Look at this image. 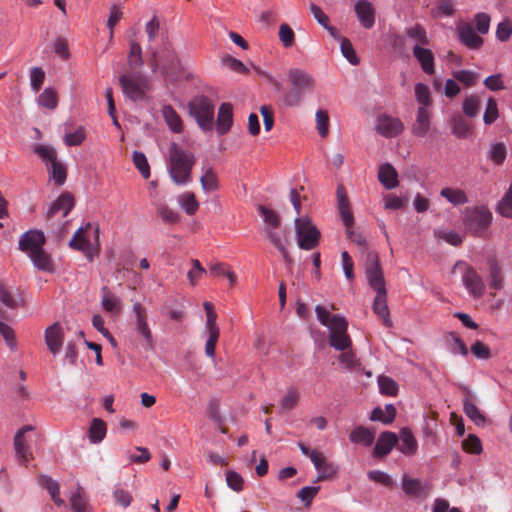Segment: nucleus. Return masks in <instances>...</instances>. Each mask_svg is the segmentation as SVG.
Returning <instances> with one entry per match:
<instances>
[{
	"label": "nucleus",
	"instance_id": "obj_1",
	"mask_svg": "<svg viewBox=\"0 0 512 512\" xmlns=\"http://www.w3.org/2000/svg\"><path fill=\"white\" fill-rule=\"evenodd\" d=\"M287 75L290 87L282 91L279 102L285 107H298L305 95L313 91L315 79L311 74L300 68L290 69Z\"/></svg>",
	"mask_w": 512,
	"mask_h": 512
},
{
	"label": "nucleus",
	"instance_id": "obj_2",
	"mask_svg": "<svg viewBox=\"0 0 512 512\" xmlns=\"http://www.w3.org/2000/svg\"><path fill=\"white\" fill-rule=\"evenodd\" d=\"M45 242L46 238L41 230H29L21 235L19 249L29 256L37 269L52 271V258L43 248Z\"/></svg>",
	"mask_w": 512,
	"mask_h": 512
},
{
	"label": "nucleus",
	"instance_id": "obj_3",
	"mask_svg": "<svg viewBox=\"0 0 512 512\" xmlns=\"http://www.w3.org/2000/svg\"><path fill=\"white\" fill-rule=\"evenodd\" d=\"M194 164L195 157L191 152L183 150L176 143L170 146L168 171L176 185H186L191 181Z\"/></svg>",
	"mask_w": 512,
	"mask_h": 512
},
{
	"label": "nucleus",
	"instance_id": "obj_4",
	"mask_svg": "<svg viewBox=\"0 0 512 512\" xmlns=\"http://www.w3.org/2000/svg\"><path fill=\"white\" fill-rule=\"evenodd\" d=\"M463 222L468 232L481 237L491 225L492 213L485 206L468 207Z\"/></svg>",
	"mask_w": 512,
	"mask_h": 512
},
{
	"label": "nucleus",
	"instance_id": "obj_5",
	"mask_svg": "<svg viewBox=\"0 0 512 512\" xmlns=\"http://www.w3.org/2000/svg\"><path fill=\"white\" fill-rule=\"evenodd\" d=\"M188 109L190 115L195 118L202 130H212L215 106L210 98L204 95L198 96L188 104Z\"/></svg>",
	"mask_w": 512,
	"mask_h": 512
},
{
	"label": "nucleus",
	"instance_id": "obj_6",
	"mask_svg": "<svg viewBox=\"0 0 512 512\" xmlns=\"http://www.w3.org/2000/svg\"><path fill=\"white\" fill-rule=\"evenodd\" d=\"M295 231L298 246L303 250H312L319 244L320 232L310 218L303 216L295 219Z\"/></svg>",
	"mask_w": 512,
	"mask_h": 512
},
{
	"label": "nucleus",
	"instance_id": "obj_7",
	"mask_svg": "<svg viewBox=\"0 0 512 512\" xmlns=\"http://www.w3.org/2000/svg\"><path fill=\"white\" fill-rule=\"evenodd\" d=\"M348 323L345 318L333 315L329 328V345L335 350L344 351L350 349L352 340L347 333Z\"/></svg>",
	"mask_w": 512,
	"mask_h": 512
},
{
	"label": "nucleus",
	"instance_id": "obj_8",
	"mask_svg": "<svg viewBox=\"0 0 512 512\" xmlns=\"http://www.w3.org/2000/svg\"><path fill=\"white\" fill-rule=\"evenodd\" d=\"M336 194H337L338 209H339L341 218L346 226V230H347L349 239L358 245H364L366 243L364 236L358 232L351 230V228L354 224V218L350 211L349 202H348L347 196H346L342 186H339L337 188Z\"/></svg>",
	"mask_w": 512,
	"mask_h": 512
},
{
	"label": "nucleus",
	"instance_id": "obj_9",
	"mask_svg": "<svg viewBox=\"0 0 512 512\" xmlns=\"http://www.w3.org/2000/svg\"><path fill=\"white\" fill-rule=\"evenodd\" d=\"M132 310L135 315L134 329L137 334L142 337L143 347L148 350H153L154 340L148 324V314L146 308L140 303H135L133 304Z\"/></svg>",
	"mask_w": 512,
	"mask_h": 512
},
{
	"label": "nucleus",
	"instance_id": "obj_10",
	"mask_svg": "<svg viewBox=\"0 0 512 512\" xmlns=\"http://www.w3.org/2000/svg\"><path fill=\"white\" fill-rule=\"evenodd\" d=\"M123 93L132 101L141 100L145 96L147 79L140 73L124 74L119 78Z\"/></svg>",
	"mask_w": 512,
	"mask_h": 512
},
{
	"label": "nucleus",
	"instance_id": "obj_11",
	"mask_svg": "<svg viewBox=\"0 0 512 512\" xmlns=\"http://www.w3.org/2000/svg\"><path fill=\"white\" fill-rule=\"evenodd\" d=\"M366 276L370 287L375 292L386 290L382 267L379 262L378 254L375 252H369L367 254Z\"/></svg>",
	"mask_w": 512,
	"mask_h": 512
},
{
	"label": "nucleus",
	"instance_id": "obj_12",
	"mask_svg": "<svg viewBox=\"0 0 512 512\" xmlns=\"http://www.w3.org/2000/svg\"><path fill=\"white\" fill-rule=\"evenodd\" d=\"M462 282L468 293L475 299L481 298L485 292V284L481 275L471 266H466L462 274Z\"/></svg>",
	"mask_w": 512,
	"mask_h": 512
},
{
	"label": "nucleus",
	"instance_id": "obj_13",
	"mask_svg": "<svg viewBox=\"0 0 512 512\" xmlns=\"http://www.w3.org/2000/svg\"><path fill=\"white\" fill-rule=\"evenodd\" d=\"M375 129L377 133L383 137L393 138L402 133L404 125L399 118L392 117L387 114H381L377 118Z\"/></svg>",
	"mask_w": 512,
	"mask_h": 512
},
{
	"label": "nucleus",
	"instance_id": "obj_14",
	"mask_svg": "<svg viewBox=\"0 0 512 512\" xmlns=\"http://www.w3.org/2000/svg\"><path fill=\"white\" fill-rule=\"evenodd\" d=\"M92 229L90 223L80 227L69 242V246L83 252L89 260H92L94 249L90 243L87 233Z\"/></svg>",
	"mask_w": 512,
	"mask_h": 512
},
{
	"label": "nucleus",
	"instance_id": "obj_15",
	"mask_svg": "<svg viewBox=\"0 0 512 512\" xmlns=\"http://www.w3.org/2000/svg\"><path fill=\"white\" fill-rule=\"evenodd\" d=\"M33 429L34 428L31 425H26L21 428L14 437V448L16 456L22 463L25 464L33 458L28 444L29 440L26 436V433L32 431Z\"/></svg>",
	"mask_w": 512,
	"mask_h": 512
},
{
	"label": "nucleus",
	"instance_id": "obj_16",
	"mask_svg": "<svg viewBox=\"0 0 512 512\" xmlns=\"http://www.w3.org/2000/svg\"><path fill=\"white\" fill-rule=\"evenodd\" d=\"M356 16L365 29H371L375 24L376 11L368 0H359L354 6Z\"/></svg>",
	"mask_w": 512,
	"mask_h": 512
},
{
	"label": "nucleus",
	"instance_id": "obj_17",
	"mask_svg": "<svg viewBox=\"0 0 512 512\" xmlns=\"http://www.w3.org/2000/svg\"><path fill=\"white\" fill-rule=\"evenodd\" d=\"M462 391L464 393V398H463L464 413L477 426H483L486 422V417L473 402L472 392L467 387H463Z\"/></svg>",
	"mask_w": 512,
	"mask_h": 512
},
{
	"label": "nucleus",
	"instance_id": "obj_18",
	"mask_svg": "<svg viewBox=\"0 0 512 512\" xmlns=\"http://www.w3.org/2000/svg\"><path fill=\"white\" fill-rule=\"evenodd\" d=\"M74 207V197L69 192L62 193L51 205L47 212V218L50 219L57 215L62 214V217H66Z\"/></svg>",
	"mask_w": 512,
	"mask_h": 512
},
{
	"label": "nucleus",
	"instance_id": "obj_19",
	"mask_svg": "<svg viewBox=\"0 0 512 512\" xmlns=\"http://www.w3.org/2000/svg\"><path fill=\"white\" fill-rule=\"evenodd\" d=\"M398 436L394 432L385 431L381 433L377 439L374 448L375 457H383L391 452V450L398 444Z\"/></svg>",
	"mask_w": 512,
	"mask_h": 512
},
{
	"label": "nucleus",
	"instance_id": "obj_20",
	"mask_svg": "<svg viewBox=\"0 0 512 512\" xmlns=\"http://www.w3.org/2000/svg\"><path fill=\"white\" fill-rule=\"evenodd\" d=\"M431 127V113L426 107H418L412 133L416 137H425Z\"/></svg>",
	"mask_w": 512,
	"mask_h": 512
},
{
	"label": "nucleus",
	"instance_id": "obj_21",
	"mask_svg": "<svg viewBox=\"0 0 512 512\" xmlns=\"http://www.w3.org/2000/svg\"><path fill=\"white\" fill-rule=\"evenodd\" d=\"M233 123V107L230 103H222L219 107L217 120H216V130L219 135L226 134Z\"/></svg>",
	"mask_w": 512,
	"mask_h": 512
},
{
	"label": "nucleus",
	"instance_id": "obj_22",
	"mask_svg": "<svg viewBox=\"0 0 512 512\" xmlns=\"http://www.w3.org/2000/svg\"><path fill=\"white\" fill-rule=\"evenodd\" d=\"M63 331L59 323H54L45 331V342L51 353L57 354L63 344Z\"/></svg>",
	"mask_w": 512,
	"mask_h": 512
},
{
	"label": "nucleus",
	"instance_id": "obj_23",
	"mask_svg": "<svg viewBox=\"0 0 512 512\" xmlns=\"http://www.w3.org/2000/svg\"><path fill=\"white\" fill-rule=\"evenodd\" d=\"M458 35L463 44L470 49H478L483 44V39L477 35L470 24L462 23L457 27Z\"/></svg>",
	"mask_w": 512,
	"mask_h": 512
},
{
	"label": "nucleus",
	"instance_id": "obj_24",
	"mask_svg": "<svg viewBox=\"0 0 512 512\" xmlns=\"http://www.w3.org/2000/svg\"><path fill=\"white\" fill-rule=\"evenodd\" d=\"M413 56L419 62L422 70L428 75H433L435 72L434 55L430 49L420 45H414Z\"/></svg>",
	"mask_w": 512,
	"mask_h": 512
},
{
	"label": "nucleus",
	"instance_id": "obj_25",
	"mask_svg": "<svg viewBox=\"0 0 512 512\" xmlns=\"http://www.w3.org/2000/svg\"><path fill=\"white\" fill-rule=\"evenodd\" d=\"M312 463L319 473L316 481H323L333 477L337 472V467L328 462L322 452L313 454Z\"/></svg>",
	"mask_w": 512,
	"mask_h": 512
},
{
	"label": "nucleus",
	"instance_id": "obj_26",
	"mask_svg": "<svg viewBox=\"0 0 512 512\" xmlns=\"http://www.w3.org/2000/svg\"><path fill=\"white\" fill-rule=\"evenodd\" d=\"M387 292L377 291L376 297L373 303V311L383 320V324L386 327L392 326V321L389 318V308L387 305Z\"/></svg>",
	"mask_w": 512,
	"mask_h": 512
},
{
	"label": "nucleus",
	"instance_id": "obj_27",
	"mask_svg": "<svg viewBox=\"0 0 512 512\" xmlns=\"http://www.w3.org/2000/svg\"><path fill=\"white\" fill-rule=\"evenodd\" d=\"M398 449L405 455H413L416 453L418 448L417 440L408 428H402L400 430V436L398 437Z\"/></svg>",
	"mask_w": 512,
	"mask_h": 512
},
{
	"label": "nucleus",
	"instance_id": "obj_28",
	"mask_svg": "<svg viewBox=\"0 0 512 512\" xmlns=\"http://www.w3.org/2000/svg\"><path fill=\"white\" fill-rule=\"evenodd\" d=\"M378 179L386 189H393L398 186V173L395 168L389 164H383L379 168Z\"/></svg>",
	"mask_w": 512,
	"mask_h": 512
},
{
	"label": "nucleus",
	"instance_id": "obj_29",
	"mask_svg": "<svg viewBox=\"0 0 512 512\" xmlns=\"http://www.w3.org/2000/svg\"><path fill=\"white\" fill-rule=\"evenodd\" d=\"M452 133L460 139H466L472 135L473 125L462 115H456L451 119Z\"/></svg>",
	"mask_w": 512,
	"mask_h": 512
},
{
	"label": "nucleus",
	"instance_id": "obj_30",
	"mask_svg": "<svg viewBox=\"0 0 512 512\" xmlns=\"http://www.w3.org/2000/svg\"><path fill=\"white\" fill-rule=\"evenodd\" d=\"M161 112L170 130L174 133H181L183 130V122L176 110L170 105H164Z\"/></svg>",
	"mask_w": 512,
	"mask_h": 512
},
{
	"label": "nucleus",
	"instance_id": "obj_31",
	"mask_svg": "<svg viewBox=\"0 0 512 512\" xmlns=\"http://www.w3.org/2000/svg\"><path fill=\"white\" fill-rule=\"evenodd\" d=\"M489 268L488 282L492 290H500L503 285V276L500 265L495 258H489L487 261Z\"/></svg>",
	"mask_w": 512,
	"mask_h": 512
},
{
	"label": "nucleus",
	"instance_id": "obj_32",
	"mask_svg": "<svg viewBox=\"0 0 512 512\" xmlns=\"http://www.w3.org/2000/svg\"><path fill=\"white\" fill-rule=\"evenodd\" d=\"M106 423L100 418H94L88 429V437L91 443H100L106 436Z\"/></svg>",
	"mask_w": 512,
	"mask_h": 512
},
{
	"label": "nucleus",
	"instance_id": "obj_33",
	"mask_svg": "<svg viewBox=\"0 0 512 512\" xmlns=\"http://www.w3.org/2000/svg\"><path fill=\"white\" fill-rule=\"evenodd\" d=\"M408 38L415 41V45L427 46L430 43L426 29L421 24H415L405 29Z\"/></svg>",
	"mask_w": 512,
	"mask_h": 512
},
{
	"label": "nucleus",
	"instance_id": "obj_34",
	"mask_svg": "<svg viewBox=\"0 0 512 512\" xmlns=\"http://www.w3.org/2000/svg\"><path fill=\"white\" fill-rule=\"evenodd\" d=\"M39 484L44 487L52 497V500L56 505H62L64 501L59 497V483L53 480L51 477L42 475L39 477Z\"/></svg>",
	"mask_w": 512,
	"mask_h": 512
},
{
	"label": "nucleus",
	"instance_id": "obj_35",
	"mask_svg": "<svg viewBox=\"0 0 512 512\" xmlns=\"http://www.w3.org/2000/svg\"><path fill=\"white\" fill-rule=\"evenodd\" d=\"M396 416V409L392 404L386 405L385 409L376 407L373 409L370 419L372 421H381L384 424L391 423Z\"/></svg>",
	"mask_w": 512,
	"mask_h": 512
},
{
	"label": "nucleus",
	"instance_id": "obj_36",
	"mask_svg": "<svg viewBox=\"0 0 512 512\" xmlns=\"http://www.w3.org/2000/svg\"><path fill=\"white\" fill-rule=\"evenodd\" d=\"M102 306L105 311L118 313L121 309L120 299L109 291L107 287L102 288Z\"/></svg>",
	"mask_w": 512,
	"mask_h": 512
},
{
	"label": "nucleus",
	"instance_id": "obj_37",
	"mask_svg": "<svg viewBox=\"0 0 512 512\" xmlns=\"http://www.w3.org/2000/svg\"><path fill=\"white\" fill-rule=\"evenodd\" d=\"M350 441L370 446L374 441V433L363 426H359L351 432Z\"/></svg>",
	"mask_w": 512,
	"mask_h": 512
},
{
	"label": "nucleus",
	"instance_id": "obj_38",
	"mask_svg": "<svg viewBox=\"0 0 512 512\" xmlns=\"http://www.w3.org/2000/svg\"><path fill=\"white\" fill-rule=\"evenodd\" d=\"M440 195L453 205H462L468 202V197L463 190L443 188Z\"/></svg>",
	"mask_w": 512,
	"mask_h": 512
},
{
	"label": "nucleus",
	"instance_id": "obj_39",
	"mask_svg": "<svg viewBox=\"0 0 512 512\" xmlns=\"http://www.w3.org/2000/svg\"><path fill=\"white\" fill-rule=\"evenodd\" d=\"M402 488L403 491L409 496H419L424 490V487L419 479L410 478L407 475L403 476Z\"/></svg>",
	"mask_w": 512,
	"mask_h": 512
},
{
	"label": "nucleus",
	"instance_id": "obj_40",
	"mask_svg": "<svg viewBox=\"0 0 512 512\" xmlns=\"http://www.w3.org/2000/svg\"><path fill=\"white\" fill-rule=\"evenodd\" d=\"M414 90L419 107H426L428 109L432 104L429 87L423 83H417Z\"/></svg>",
	"mask_w": 512,
	"mask_h": 512
},
{
	"label": "nucleus",
	"instance_id": "obj_41",
	"mask_svg": "<svg viewBox=\"0 0 512 512\" xmlns=\"http://www.w3.org/2000/svg\"><path fill=\"white\" fill-rule=\"evenodd\" d=\"M128 63L131 68H137L143 64L142 48H141L140 44L135 40L130 41V51L128 54Z\"/></svg>",
	"mask_w": 512,
	"mask_h": 512
},
{
	"label": "nucleus",
	"instance_id": "obj_42",
	"mask_svg": "<svg viewBox=\"0 0 512 512\" xmlns=\"http://www.w3.org/2000/svg\"><path fill=\"white\" fill-rule=\"evenodd\" d=\"M48 171L57 185H63L66 181L67 171L65 166L58 160L49 166Z\"/></svg>",
	"mask_w": 512,
	"mask_h": 512
},
{
	"label": "nucleus",
	"instance_id": "obj_43",
	"mask_svg": "<svg viewBox=\"0 0 512 512\" xmlns=\"http://www.w3.org/2000/svg\"><path fill=\"white\" fill-rule=\"evenodd\" d=\"M33 151L46 163L47 166L57 161L56 151L51 146L36 145Z\"/></svg>",
	"mask_w": 512,
	"mask_h": 512
},
{
	"label": "nucleus",
	"instance_id": "obj_44",
	"mask_svg": "<svg viewBox=\"0 0 512 512\" xmlns=\"http://www.w3.org/2000/svg\"><path fill=\"white\" fill-rule=\"evenodd\" d=\"M480 97L472 94L465 98L463 102V112L468 117H475L479 113Z\"/></svg>",
	"mask_w": 512,
	"mask_h": 512
},
{
	"label": "nucleus",
	"instance_id": "obj_45",
	"mask_svg": "<svg viewBox=\"0 0 512 512\" xmlns=\"http://www.w3.org/2000/svg\"><path fill=\"white\" fill-rule=\"evenodd\" d=\"M132 159L135 167L138 169L142 177L144 179H148L150 177V166L145 154L139 151H134Z\"/></svg>",
	"mask_w": 512,
	"mask_h": 512
},
{
	"label": "nucleus",
	"instance_id": "obj_46",
	"mask_svg": "<svg viewBox=\"0 0 512 512\" xmlns=\"http://www.w3.org/2000/svg\"><path fill=\"white\" fill-rule=\"evenodd\" d=\"M210 274L213 276L225 275L229 279L230 284L233 286L236 282L235 273L229 269L224 263H213L209 266Z\"/></svg>",
	"mask_w": 512,
	"mask_h": 512
},
{
	"label": "nucleus",
	"instance_id": "obj_47",
	"mask_svg": "<svg viewBox=\"0 0 512 512\" xmlns=\"http://www.w3.org/2000/svg\"><path fill=\"white\" fill-rule=\"evenodd\" d=\"M497 211L503 217L512 218V182L508 191L498 203Z\"/></svg>",
	"mask_w": 512,
	"mask_h": 512
},
{
	"label": "nucleus",
	"instance_id": "obj_48",
	"mask_svg": "<svg viewBox=\"0 0 512 512\" xmlns=\"http://www.w3.org/2000/svg\"><path fill=\"white\" fill-rule=\"evenodd\" d=\"M180 204L188 215H193L198 210L199 204L194 193L185 192L180 197Z\"/></svg>",
	"mask_w": 512,
	"mask_h": 512
},
{
	"label": "nucleus",
	"instance_id": "obj_49",
	"mask_svg": "<svg viewBox=\"0 0 512 512\" xmlns=\"http://www.w3.org/2000/svg\"><path fill=\"white\" fill-rule=\"evenodd\" d=\"M316 128L321 137L325 138L329 132V115L326 110L319 109L315 115Z\"/></svg>",
	"mask_w": 512,
	"mask_h": 512
},
{
	"label": "nucleus",
	"instance_id": "obj_50",
	"mask_svg": "<svg viewBox=\"0 0 512 512\" xmlns=\"http://www.w3.org/2000/svg\"><path fill=\"white\" fill-rule=\"evenodd\" d=\"M0 301L10 309H15L19 306L18 299L13 295L11 289L3 283H0Z\"/></svg>",
	"mask_w": 512,
	"mask_h": 512
},
{
	"label": "nucleus",
	"instance_id": "obj_51",
	"mask_svg": "<svg viewBox=\"0 0 512 512\" xmlns=\"http://www.w3.org/2000/svg\"><path fill=\"white\" fill-rule=\"evenodd\" d=\"M202 189L206 192L215 191L218 189V178L215 172L210 168L200 179Z\"/></svg>",
	"mask_w": 512,
	"mask_h": 512
},
{
	"label": "nucleus",
	"instance_id": "obj_52",
	"mask_svg": "<svg viewBox=\"0 0 512 512\" xmlns=\"http://www.w3.org/2000/svg\"><path fill=\"white\" fill-rule=\"evenodd\" d=\"M299 397V392L297 391L296 388H289L286 395L283 397L281 401V409L283 411H290L294 409L298 404Z\"/></svg>",
	"mask_w": 512,
	"mask_h": 512
},
{
	"label": "nucleus",
	"instance_id": "obj_53",
	"mask_svg": "<svg viewBox=\"0 0 512 512\" xmlns=\"http://www.w3.org/2000/svg\"><path fill=\"white\" fill-rule=\"evenodd\" d=\"M278 36L279 40L286 48L292 47L295 43V33L286 23L280 25Z\"/></svg>",
	"mask_w": 512,
	"mask_h": 512
},
{
	"label": "nucleus",
	"instance_id": "obj_54",
	"mask_svg": "<svg viewBox=\"0 0 512 512\" xmlns=\"http://www.w3.org/2000/svg\"><path fill=\"white\" fill-rule=\"evenodd\" d=\"M380 392L388 396H395L398 392L397 383L387 376H380L378 379Z\"/></svg>",
	"mask_w": 512,
	"mask_h": 512
},
{
	"label": "nucleus",
	"instance_id": "obj_55",
	"mask_svg": "<svg viewBox=\"0 0 512 512\" xmlns=\"http://www.w3.org/2000/svg\"><path fill=\"white\" fill-rule=\"evenodd\" d=\"M258 211L263 217L264 222L268 224V228H277L280 225V218L274 210L260 205Z\"/></svg>",
	"mask_w": 512,
	"mask_h": 512
},
{
	"label": "nucleus",
	"instance_id": "obj_56",
	"mask_svg": "<svg viewBox=\"0 0 512 512\" xmlns=\"http://www.w3.org/2000/svg\"><path fill=\"white\" fill-rule=\"evenodd\" d=\"M462 448L467 453L480 454L482 452V444L480 439L475 434H469L468 437L462 442Z\"/></svg>",
	"mask_w": 512,
	"mask_h": 512
},
{
	"label": "nucleus",
	"instance_id": "obj_57",
	"mask_svg": "<svg viewBox=\"0 0 512 512\" xmlns=\"http://www.w3.org/2000/svg\"><path fill=\"white\" fill-rule=\"evenodd\" d=\"M38 102L45 108L54 109L58 104L57 95L52 89L47 88L39 95Z\"/></svg>",
	"mask_w": 512,
	"mask_h": 512
},
{
	"label": "nucleus",
	"instance_id": "obj_58",
	"mask_svg": "<svg viewBox=\"0 0 512 512\" xmlns=\"http://www.w3.org/2000/svg\"><path fill=\"white\" fill-rule=\"evenodd\" d=\"M340 48H341L342 55L352 65H357L359 63V58L357 57L356 52L353 48V45L349 39H347V38L341 39Z\"/></svg>",
	"mask_w": 512,
	"mask_h": 512
},
{
	"label": "nucleus",
	"instance_id": "obj_59",
	"mask_svg": "<svg viewBox=\"0 0 512 512\" xmlns=\"http://www.w3.org/2000/svg\"><path fill=\"white\" fill-rule=\"evenodd\" d=\"M498 106L497 102L493 97H490L487 101L486 110L484 112L483 121L486 125L494 123L498 118Z\"/></svg>",
	"mask_w": 512,
	"mask_h": 512
},
{
	"label": "nucleus",
	"instance_id": "obj_60",
	"mask_svg": "<svg viewBox=\"0 0 512 512\" xmlns=\"http://www.w3.org/2000/svg\"><path fill=\"white\" fill-rule=\"evenodd\" d=\"M435 236L453 246H459L463 241L462 236L456 231L437 230Z\"/></svg>",
	"mask_w": 512,
	"mask_h": 512
},
{
	"label": "nucleus",
	"instance_id": "obj_61",
	"mask_svg": "<svg viewBox=\"0 0 512 512\" xmlns=\"http://www.w3.org/2000/svg\"><path fill=\"white\" fill-rule=\"evenodd\" d=\"M157 212L165 223L174 224L179 220V214L165 204L158 205Z\"/></svg>",
	"mask_w": 512,
	"mask_h": 512
},
{
	"label": "nucleus",
	"instance_id": "obj_62",
	"mask_svg": "<svg viewBox=\"0 0 512 512\" xmlns=\"http://www.w3.org/2000/svg\"><path fill=\"white\" fill-rule=\"evenodd\" d=\"M86 131L83 127H78L76 131L67 133L64 136V143L67 146H78L85 140Z\"/></svg>",
	"mask_w": 512,
	"mask_h": 512
},
{
	"label": "nucleus",
	"instance_id": "obj_63",
	"mask_svg": "<svg viewBox=\"0 0 512 512\" xmlns=\"http://www.w3.org/2000/svg\"><path fill=\"white\" fill-rule=\"evenodd\" d=\"M71 507L74 512H87V501L83 496L82 489L78 488L71 497Z\"/></svg>",
	"mask_w": 512,
	"mask_h": 512
},
{
	"label": "nucleus",
	"instance_id": "obj_64",
	"mask_svg": "<svg viewBox=\"0 0 512 512\" xmlns=\"http://www.w3.org/2000/svg\"><path fill=\"white\" fill-rule=\"evenodd\" d=\"M320 490L319 486H306L303 487L298 493L297 497L305 503L306 506H309L313 500V498L318 494Z\"/></svg>",
	"mask_w": 512,
	"mask_h": 512
}]
</instances>
